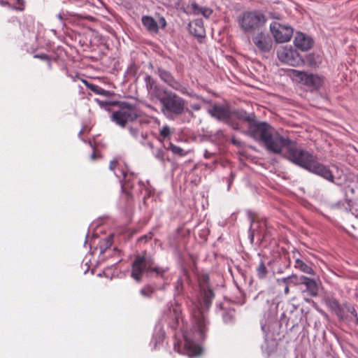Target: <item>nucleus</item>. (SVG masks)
Here are the masks:
<instances>
[{
	"label": "nucleus",
	"mask_w": 358,
	"mask_h": 358,
	"mask_svg": "<svg viewBox=\"0 0 358 358\" xmlns=\"http://www.w3.org/2000/svg\"><path fill=\"white\" fill-rule=\"evenodd\" d=\"M294 268L307 274L314 275L312 267L299 258H296Z\"/></svg>",
	"instance_id": "24"
},
{
	"label": "nucleus",
	"mask_w": 358,
	"mask_h": 358,
	"mask_svg": "<svg viewBox=\"0 0 358 358\" xmlns=\"http://www.w3.org/2000/svg\"><path fill=\"white\" fill-rule=\"evenodd\" d=\"M208 113L211 117L222 122H229L231 119V111L220 105H215L208 110Z\"/></svg>",
	"instance_id": "15"
},
{
	"label": "nucleus",
	"mask_w": 358,
	"mask_h": 358,
	"mask_svg": "<svg viewBox=\"0 0 358 358\" xmlns=\"http://www.w3.org/2000/svg\"><path fill=\"white\" fill-rule=\"evenodd\" d=\"M138 121L141 126L148 125L151 122V117L149 116H141L138 115V118L136 120Z\"/></svg>",
	"instance_id": "35"
},
{
	"label": "nucleus",
	"mask_w": 358,
	"mask_h": 358,
	"mask_svg": "<svg viewBox=\"0 0 358 358\" xmlns=\"http://www.w3.org/2000/svg\"><path fill=\"white\" fill-rule=\"evenodd\" d=\"M189 32L197 38H203L206 35L203 23L201 20H196L189 24Z\"/></svg>",
	"instance_id": "20"
},
{
	"label": "nucleus",
	"mask_w": 358,
	"mask_h": 358,
	"mask_svg": "<svg viewBox=\"0 0 358 358\" xmlns=\"http://www.w3.org/2000/svg\"><path fill=\"white\" fill-rule=\"evenodd\" d=\"M0 3H1V5L8 4V3L7 1H5V2H4V1H0Z\"/></svg>",
	"instance_id": "58"
},
{
	"label": "nucleus",
	"mask_w": 358,
	"mask_h": 358,
	"mask_svg": "<svg viewBox=\"0 0 358 358\" xmlns=\"http://www.w3.org/2000/svg\"><path fill=\"white\" fill-rule=\"evenodd\" d=\"M212 13L213 10L207 7H201L199 10V15H201L206 18L209 17Z\"/></svg>",
	"instance_id": "40"
},
{
	"label": "nucleus",
	"mask_w": 358,
	"mask_h": 358,
	"mask_svg": "<svg viewBox=\"0 0 358 358\" xmlns=\"http://www.w3.org/2000/svg\"><path fill=\"white\" fill-rule=\"evenodd\" d=\"M157 73L162 81H164L173 90L178 91L182 94H187L192 98L206 102L205 99L202 96L192 92L189 93L187 91V87L182 85L179 81L176 80L171 73L169 71H166L162 68H158L157 70Z\"/></svg>",
	"instance_id": "9"
},
{
	"label": "nucleus",
	"mask_w": 358,
	"mask_h": 358,
	"mask_svg": "<svg viewBox=\"0 0 358 358\" xmlns=\"http://www.w3.org/2000/svg\"><path fill=\"white\" fill-rule=\"evenodd\" d=\"M343 190L344 192L345 202L348 204V207L345 208V210L350 212L353 206V201L355 199V196L357 188L351 185H347L343 187Z\"/></svg>",
	"instance_id": "19"
},
{
	"label": "nucleus",
	"mask_w": 358,
	"mask_h": 358,
	"mask_svg": "<svg viewBox=\"0 0 358 358\" xmlns=\"http://www.w3.org/2000/svg\"><path fill=\"white\" fill-rule=\"evenodd\" d=\"M345 203H346L345 201H339L334 204V207L336 208H342L343 207V208L345 209V208L346 207L345 206Z\"/></svg>",
	"instance_id": "49"
},
{
	"label": "nucleus",
	"mask_w": 358,
	"mask_h": 358,
	"mask_svg": "<svg viewBox=\"0 0 358 358\" xmlns=\"http://www.w3.org/2000/svg\"><path fill=\"white\" fill-rule=\"evenodd\" d=\"M152 238V234L149 233L148 234H145L144 236H141L138 238V242L139 243H145L148 241H150Z\"/></svg>",
	"instance_id": "44"
},
{
	"label": "nucleus",
	"mask_w": 358,
	"mask_h": 358,
	"mask_svg": "<svg viewBox=\"0 0 358 358\" xmlns=\"http://www.w3.org/2000/svg\"><path fill=\"white\" fill-rule=\"evenodd\" d=\"M104 242L106 243V248L110 247L112 245V240H111V238L110 237L106 238L104 240Z\"/></svg>",
	"instance_id": "52"
},
{
	"label": "nucleus",
	"mask_w": 358,
	"mask_h": 358,
	"mask_svg": "<svg viewBox=\"0 0 358 358\" xmlns=\"http://www.w3.org/2000/svg\"><path fill=\"white\" fill-rule=\"evenodd\" d=\"M277 56L279 60L288 65L295 66L301 61L299 54L291 46H284L277 51Z\"/></svg>",
	"instance_id": "11"
},
{
	"label": "nucleus",
	"mask_w": 358,
	"mask_h": 358,
	"mask_svg": "<svg viewBox=\"0 0 358 358\" xmlns=\"http://www.w3.org/2000/svg\"><path fill=\"white\" fill-rule=\"evenodd\" d=\"M159 101L162 113L170 120H174L187 110L185 100L172 92L164 91V96L159 99Z\"/></svg>",
	"instance_id": "4"
},
{
	"label": "nucleus",
	"mask_w": 358,
	"mask_h": 358,
	"mask_svg": "<svg viewBox=\"0 0 358 358\" xmlns=\"http://www.w3.org/2000/svg\"><path fill=\"white\" fill-rule=\"evenodd\" d=\"M161 320L166 322L173 330L180 327V323L183 322L180 306L176 302H169L163 311Z\"/></svg>",
	"instance_id": "8"
},
{
	"label": "nucleus",
	"mask_w": 358,
	"mask_h": 358,
	"mask_svg": "<svg viewBox=\"0 0 358 358\" xmlns=\"http://www.w3.org/2000/svg\"><path fill=\"white\" fill-rule=\"evenodd\" d=\"M128 131L131 136L137 142L141 143L143 145H147L151 149L154 148V145L151 142H148L147 143H145V140L148 138V133L141 131L136 127L129 126L127 128Z\"/></svg>",
	"instance_id": "16"
},
{
	"label": "nucleus",
	"mask_w": 358,
	"mask_h": 358,
	"mask_svg": "<svg viewBox=\"0 0 358 358\" xmlns=\"http://www.w3.org/2000/svg\"><path fill=\"white\" fill-rule=\"evenodd\" d=\"M194 15H199V10L201 7L195 1H192L187 8ZM186 13H189V10H185Z\"/></svg>",
	"instance_id": "32"
},
{
	"label": "nucleus",
	"mask_w": 358,
	"mask_h": 358,
	"mask_svg": "<svg viewBox=\"0 0 358 358\" xmlns=\"http://www.w3.org/2000/svg\"><path fill=\"white\" fill-rule=\"evenodd\" d=\"M266 150L273 154H281L292 164L317 175L324 180L336 184L334 176L329 167L318 161L316 155L309 151L298 147V143L288 137L280 135L276 130L264 145Z\"/></svg>",
	"instance_id": "1"
},
{
	"label": "nucleus",
	"mask_w": 358,
	"mask_h": 358,
	"mask_svg": "<svg viewBox=\"0 0 358 358\" xmlns=\"http://www.w3.org/2000/svg\"><path fill=\"white\" fill-rule=\"evenodd\" d=\"M279 327L278 322L275 320H270L261 322V329L266 337H273Z\"/></svg>",
	"instance_id": "18"
},
{
	"label": "nucleus",
	"mask_w": 358,
	"mask_h": 358,
	"mask_svg": "<svg viewBox=\"0 0 358 358\" xmlns=\"http://www.w3.org/2000/svg\"><path fill=\"white\" fill-rule=\"evenodd\" d=\"M169 270L168 267L164 268V267H159V266H155V265L152 266V268H150V271H155L157 275L163 276V275L166 273Z\"/></svg>",
	"instance_id": "34"
},
{
	"label": "nucleus",
	"mask_w": 358,
	"mask_h": 358,
	"mask_svg": "<svg viewBox=\"0 0 358 358\" xmlns=\"http://www.w3.org/2000/svg\"><path fill=\"white\" fill-rule=\"evenodd\" d=\"M155 288L151 285H146L140 290L141 294L147 298H151L155 292Z\"/></svg>",
	"instance_id": "30"
},
{
	"label": "nucleus",
	"mask_w": 358,
	"mask_h": 358,
	"mask_svg": "<svg viewBox=\"0 0 358 358\" xmlns=\"http://www.w3.org/2000/svg\"><path fill=\"white\" fill-rule=\"evenodd\" d=\"M160 136L164 138H169L171 135L170 127L164 125L159 131Z\"/></svg>",
	"instance_id": "36"
},
{
	"label": "nucleus",
	"mask_w": 358,
	"mask_h": 358,
	"mask_svg": "<svg viewBox=\"0 0 358 358\" xmlns=\"http://www.w3.org/2000/svg\"><path fill=\"white\" fill-rule=\"evenodd\" d=\"M212 155V153L209 152L208 150H206L204 152V157L208 159Z\"/></svg>",
	"instance_id": "54"
},
{
	"label": "nucleus",
	"mask_w": 358,
	"mask_h": 358,
	"mask_svg": "<svg viewBox=\"0 0 358 358\" xmlns=\"http://www.w3.org/2000/svg\"><path fill=\"white\" fill-rule=\"evenodd\" d=\"M270 29L277 43L289 41L293 34L292 27L282 25L277 22H273L270 24Z\"/></svg>",
	"instance_id": "10"
},
{
	"label": "nucleus",
	"mask_w": 358,
	"mask_h": 358,
	"mask_svg": "<svg viewBox=\"0 0 358 358\" xmlns=\"http://www.w3.org/2000/svg\"><path fill=\"white\" fill-rule=\"evenodd\" d=\"M343 308L345 309V313L348 315L347 318H344V320H348L349 321L355 322V323H358V315L355 308L348 303L343 304Z\"/></svg>",
	"instance_id": "25"
},
{
	"label": "nucleus",
	"mask_w": 358,
	"mask_h": 358,
	"mask_svg": "<svg viewBox=\"0 0 358 358\" xmlns=\"http://www.w3.org/2000/svg\"><path fill=\"white\" fill-rule=\"evenodd\" d=\"M250 241H251V243H252V242H253V240H254V235H253V234H252V233H251V234H250Z\"/></svg>",
	"instance_id": "57"
},
{
	"label": "nucleus",
	"mask_w": 358,
	"mask_h": 358,
	"mask_svg": "<svg viewBox=\"0 0 358 358\" xmlns=\"http://www.w3.org/2000/svg\"><path fill=\"white\" fill-rule=\"evenodd\" d=\"M57 18L61 22L62 24H64V21L68 19V14L64 11H61L56 15Z\"/></svg>",
	"instance_id": "42"
},
{
	"label": "nucleus",
	"mask_w": 358,
	"mask_h": 358,
	"mask_svg": "<svg viewBox=\"0 0 358 358\" xmlns=\"http://www.w3.org/2000/svg\"><path fill=\"white\" fill-rule=\"evenodd\" d=\"M306 62L310 67H317L321 63V59L318 55L309 54L306 56Z\"/></svg>",
	"instance_id": "26"
},
{
	"label": "nucleus",
	"mask_w": 358,
	"mask_h": 358,
	"mask_svg": "<svg viewBox=\"0 0 358 358\" xmlns=\"http://www.w3.org/2000/svg\"><path fill=\"white\" fill-rule=\"evenodd\" d=\"M191 108L192 110H194L195 111H198L201 109V106L199 103H194V104L191 105Z\"/></svg>",
	"instance_id": "51"
},
{
	"label": "nucleus",
	"mask_w": 358,
	"mask_h": 358,
	"mask_svg": "<svg viewBox=\"0 0 358 358\" xmlns=\"http://www.w3.org/2000/svg\"><path fill=\"white\" fill-rule=\"evenodd\" d=\"M155 265V259L146 250L134 257L131 264V276L136 281H140L145 272L150 271Z\"/></svg>",
	"instance_id": "7"
},
{
	"label": "nucleus",
	"mask_w": 358,
	"mask_h": 358,
	"mask_svg": "<svg viewBox=\"0 0 358 358\" xmlns=\"http://www.w3.org/2000/svg\"><path fill=\"white\" fill-rule=\"evenodd\" d=\"M164 338V333L163 331H159V334H155L153 336L152 341L155 343L154 348H155L158 344L162 343Z\"/></svg>",
	"instance_id": "33"
},
{
	"label": "nucleus",
	"mask_w": 358,
	"mask_h": 358,
	"mask_svg": "<svg viewBox=\"0 0 358 358\" xmlns=\"http://www.w3.org/2000/svg\"><path fill=\"white\" fill-rule=\"evenodd\" d=\"M217 308L221 311L223 322L227 324H233L235 322V310L234 308L224 309L221 304L217 306Z\"/></svg>",
	"instance_id": "22"
},
{
	"label": "nucleus",
	"mask_w": 358,
	"mask_h": 358,
	"mask_svg": "<svg viewBox=\"0 0 358 358\" xmlns=\"http://www.w3.org/2000/svg\"><path fill=\"white\" fill-rule=\"evenodd\" d=\"M252 42L261 52H268L273 46V40L269 34L263 31L257 33L252 37Z\"/></svg>",
	"instance_id": "13"
},
{
	"label": "nucleus",
	"mask_w": 358,
	"mask_h": 358,
	"mask_svg": "<svg viewBox=\"0 0 358 358\" xmlns=\"http://www.w3.org/2000/svg\"><path fill=\"white\" fill-rule=\"evenodd\" d=\"M294 43L296 48L303 51L309 50L313 45V40L301 32L296 33Z\"/></svg>",
	"instance_id": "17"
},
{
	"label": "nucleus",
	"mask_w": 358,
	"mask_h": 358,
	"mask_svg": "<svg viewBox=\"0 0 358 358\" xmlns=\"http://www.w3.org/2000/svg\"><path fill=\"white\" fill-rule=\"evenodd\" d=\"M157 23L158 26H160L162 28H164L166 26V22L164 17H159V22Z\"/></svg>",
	"instance_id": "47"
},
{
	"label": "nucleus",
	"mask_w": 358,
	"mask_h": 358,
	"mask_svg": "<svg viewBox=\"0 0 358 358\" xmlns=\"http://www.w3.org/2000/svg\"><path fill=\"white\" fill-rule=\"evenodd\" d=\"M154 156L157 159H158L161 162H164V151L162 149H157L154 152Z\"/></svg>",
	"instance_id": "39"
},
{
	"label": "nucleus",
	"mask_w": 358,
	"mask_h": 358,
	"mask_svg": "<svg viewBox=\"0 0 358 358\" xmlns=\"http://www.w3.org/2000/svg\"><path fill=\"white\" fill-rule=\"evenodd\" d=\"M295 76L305 85L313 90L320 89L324 82V78L317 74L308 73L303 71H294Z\"/></svg>",
	"instance_id": "12"
},
{
	"label": "nucleus",
	"mask_w": 358,
	"mask_h": 358,
	"mask_svg": "<svg viewBox=\"0 0 358 358\" xmlns=\"http://www.w3.org/2000/svg\"><path fill=\"white\" fill-rule=\"evenodd\" d=\"M232 142L234 144H236L237 143V141H235V140H232Z\"/></svg>",
	"instance_id": "60"
},
{
	"label": "nucleus",
	"mask_w": 358,
	"mask_h": 358,
	"mask_svg": "<svg viewBox=\"0 0 358 358\" xmlns=\"http://www.w3.org/2000/svg\"><path fill=\"white\" fill-rule=\"evenodd\" d=\"M83 129H81L79 133H78V136L80 138L81 137V135L83 134Z\"/></svg>",
	"instance_id": "59"
},
{
	"label": "nucleus",
	"mask_w": 358,
	"mask_h": 358,
	"mask_svg": "<svg viewBox=\"0 0 358 358\" xmlns=\"http://www.w3.org/2000/svg\"><path fill=\"white\" fill-rule=\"evenodd\" d=\"M327 306L333 311L341 320L348 317L343 305L341 306L338 301L333 296H327L324 299Z\"/></svg>",
	"instance_id": "14"
},
{
	"label": "nucleus",
	"mask_w": 358,
	"mask_h": 358,
	"mask_svg": "<svg viewBox=\"0 0 358 358\" xmlns=\"http://www.w3.org/2000/svg\"><path fill=\"white\" fill-rule=\"evenodd\" d=\"M142 24L150 32L157 33L159 31L158 23L150 16H143Z\"/></svg>",
	"instance_id": "23"
},
{
	"label": "nucleus",
	"mask_w": 358,
	"mask_h": 358,
	"mask_svg": "<svg viewBox=\"0 0 358 358\" xmlns=\"http://www.w3.org/2000/svg\"><path fill=\"white\" fill-rule=\"evenodd\" d=\"M202 301L192 302L189 310L194 319V328L195 332L192 337L188 333L183 334L184 347L190 357L199 355L201 353V347L195 343V341H203L206 338L208 329L209 322L207 319L206 311L211 306L215 297L213 291L208 285L200 283Z\"/></svg>",
	"instance_id": "2"
},
{
	"label": "nucleus",
	"mask_w": 358,
	"mask_h": 358,
	"mask_svg": "<svg viewBox=\"0 0 358 358\" xmlns=\"http://www.w3.org/2000/svg\"><path fill=\"white\" fill-rule=\"evenodd\" d=\"M83 83L87 86V87L91 90L92 92L97 94L103 95L106 92V91L101 88V87L90 83L86 80L82 79Z\"/></svg>",
	"instance_id": "27"
},
{
	"label": "nucleus",
	"mask_w": 358,
	"mask_h": 358,
	"mask_svg": "<svg viewBox=\"0 0 358 358\" xmlns=\"http://www.w3.org/2000/svg\"><path fill=\"white\" fill-rule=\"evenodd\" d=\"M257 275L259 279H264L268 273V270L264 261L261 260L257 268Z\"/></svg>",
	"instance_id": "28"
},
{
	"label": "nucleus",
	"mask_w": 358,
	"mask_h": 358,
	"mask_svg": "<svg viewBox=\"0 0 358 358\" xmlns=\"http://www.w3.org/2000/svg\"><path fill=\"white\" fill-rule=\"evenodd\" d=\"M168 149L171 150L173 154L181 156V157L185 156L186 155V152L184 151V150L182 148L174 145L172 143H169V146Z\"/></svg>",
	"instance_id": "31"
},
{
	"label": "nucleus",
	"mask_w": 358,
	"mask_h": 358,
	"mask_svg": "<svg viewBox=\"0 0 358 358\" xmlns=\"http://www.w3.org/2000/svg\"><path fill=\"white\" fill-rule=\"evenodd\" d=\"M301 285H303L306 287L307 292L312 296H315L318 293V287L315 280L306 277L305 275H301Z\"/></svg>",
	"instance_id": "21"
},
{
	"label": "nucleus",
	"mask_w": 358,
	"mask_h": 358,
	"mask_svg": "<svg viewBox=\"0 0 358 358\" xmlns=\"http://www.w3.org/2000/svg\"><path fill=\"white\" fill-rule=\"evenodd\" d=\"M89 143H90V145L92 147V148H93V152H92V153L91 154V155H90V159H91L92 160H94V159H96V153H95V151H94V148L93 147V145H92V144L91 141H89Z\"/></svg>",
	"instance_id": "53"
},
{
	"label": "nucleus",
	"mask_w": 358,
	"mask_h": 358,
	"mask_svg": "<svg viewBox=\"0 0 358 358\" xmlns=\"http://www.w3.org/2000/svg\"><path fill=\"white\" fill-rule=\"evenodd\" d=\"M234 178H235V173L233 171H231V173L227 178V182H228L227 189L228 190L230 189Z\"/></svg>",
	"instance_id": "45"
},
{
	"label": "nucleus",
	"mask_w": 358,
	"mask_h": 358,
	"mask_svg": "<svg viewBox=\"0 0 358 358\" xmlns=\"http://www.w3.org/2000/svg\"><path fill=\"white\" fill-rule=\"evenodd\" d=\"M266 22V17L257 10L245 11L238 17V25L245 34L254 33L264 27Z\"/></svg>",
	"instance_id": "5"
},
{
	"label": "nucleus",
	"mask_w": 358,
	"mask_h": 358,
	"mask_svg": "<svg viewBox=\"0 0 358 358\" xmlns=\"http://www.w3.org/2000/svg\"><path fill=\"white\" fill-rule=\"evenodd\" d=\"M234 116L238 120L248 122L246 134L264 146L269 140L275 129L266 122H257L255 114H248L244 110L231 112V118Z\"/></svg>",
	"instance_id": "3"
},
{
	"label": "nucleus",
	"mask_w": 358,
	"mask_h": 358,
	"mask_svg": "<svg viewBox=\"0 0 358 358\" xmlns=\"http://www.w3.org/2000/svg\"><path fill=\"white\" fill-rule=\"evenodd\" d=\"M285 293L287 294L289 293V287L288 285H286L284 290Z\"/></svg>",
	"instance_id": "56"
},
{
	"label": "nucleus",
	"mask_w": 358,
	"mask_h": 358,
	"mask_svg": "<svg viewBox=\"0 0 358 358\" xmlns=\"http://www.w3.org/2000/svg\"><path fill=\"white\" fill-rule=\"evenodd\" d=\"M184 277L180 276L175 282V295H180L183 292L184 289Z\"/></svg>",
	"instance_id": "29"
},
{
	"label": "nucleus",
	"mask_w": 358,
	"mask_h": 358,
	"mask_svg": "<svg viewBox=\"0 0 358 358\" xmlns=\"http://www.w3.org/2000/svg\"><path fill=\"white\" fill-rule=\"evenodd\" d=\"M301 282H302V280H301V275L300 276H298L296 275H290L289 285H291V284H292L294 285H301Z\"/></svg>",
	"instance_id": "41"
},
{
	"label": "nucleus",
	"mask_w": 358,
	"mask_h": 358,
	"mask_svg": "<svg viewBox=\"0 0 358 358\" xmlns=\"http://www.w3.org/2000/svg\"><path fill=\"white\" fill-rule=\"evenodd\" d=\"M117 106L110 115V120L120 127H125L129 122L135 121L138 117V110L135 105L125 102H113Z\"/></svg>",
	"instance_id": "6"
},
{
	"label": "nucleus",
	"mask_w": 358,
	"mask_h": 358,
	"mask_svg": "<svg viewBox=\"0 0 358 358\" xmlns=\"http://www.w3.org/2000/svg\"><path fill=\"white\" fill-rule=\"evenodd\" d=\"M34 58L40 59L43 61H46L48 62V65L49 68H51V61L49 55L42 53V54H36L34 55Z\"/></svg>",
	"instance_id": "38"
},
{
	"label": "nucleus",
	"mask_w": 358,
	"mask_h": 358,
	"mask_svg": "<svg viewBox=\"0 0 358 358\" xmlns=\"http://www.w3.org/2000/svg\"><path fill=\"white\" fill-rule=\"evenodd\" d=\"M228 123L234 129L238 130L239 129V125L237 122H234L231 119H230L229 122H226Z\"/></svg>",
	"instance_id": "48"
},
{
	"label": "nucleus",
	"mask_w": 358,
	"mask_h": 358,
	"mask_svg": "<svg viewBox=\"0 0 358 358\" xmlns=\"http://www.w3.org/2000/svg\"><path fill=\"white\" fill-rule=\"evenodd\" d=\"M115 174L119 178H121V177H122V180L125 182H128V179H127L128 173L122 169L120 171V173L115 172Z\"/></svg>",
	"instance_id": "43"
},
{
	"label": "nucleus",
	"mask_w": 358,
	"mask_h": 358,
	"mask_svg": "<svg viewBox=\"0 0 358 358\" xmlns=\"http://www.w3.org/2000/svg\"><path fill=\"white\" fill-rule=\"evenodd\" d=\"M144 80L148 90H151L155 85L154 79L150 75H146Z\"/></svg>",
	"instance_id": "37"
},
{
	"label": "nucleus",
	"mask_w": 358,
	"mask_h": 358,
	"mask_svg": "<svg viewBox=\"0 0 358 358\" xmlns=\"http://www.w3.org/2000/svg\"><path fill=\"white\" fill-rule=\"evenodd\" d=\"M289 280H290V275L288 276V277H286V278H282V279H278V282H282L286 284V285H289Z\"/></svg>",
	"instance_id": "50"
},
{
	"label": "nucleus",
	"mask_w": 358,
	"mask_h": 358,
	"mask_svg": "<svg viewBox=\"0 0 358 358\" xmlns=\"http://www.w3.org/2000/svg\"><path fill=\"white\" fill-rule=\"evenodd\" d=\"M17 3L22 6H24V0H16Z\"/></svg>",
	"instance_id": "55"
},
{
	"label": "nucleus",
	"mask_w": 358,
	"mask_h": 358,
	"mask_svg": "<svg viewBox=\"0 0 358 358\" xmlns=\"http://www.w3.org/2000/svg\"><path fill=\"white\" fill-rule=\"evenodd\" d=\"M117 164H118L117 159H113V160H111L110 162L109 169L110 171H115V169L117 167Z\"/></svg>",
	"instance_id": "46"
}]
</instances>
